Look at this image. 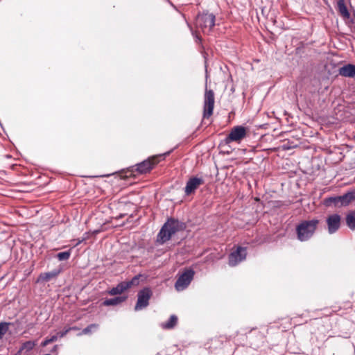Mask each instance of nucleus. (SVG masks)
Returning <instances> with one entry per match:
<instances>
[{
  "label": "nucleus",
  "instance_id": "27",
  "mask_svg": "<svg viewBox=\"0 0 355 355\" xmlns=\"http://www.w3.org/2000/svg\"><path fill=\"white\" fill-rule=\"evenodd\" d=\"M58 336L56 334V335H53L52 336H51L50 338H46L42 343V347H45L47 345H49V343H51L53 342H55L58 340Z\"/></svg>",
  "mask_w": 355,
  "mask_h": 355
},
{
  "label": "nucleus",
  "instance_id": "12",
  "mask_svg": "<svg viewBox=\"0 0 355 355\" xmlns=\"http://www.w3.org/2000/svg\"><path fill=\"white\" fill-rule=\"evenodd\" d=\"M340 216L338 214H334L327 217V223L329 234H334L338 230L340 226Z\"/></svg>",
  "mask_w": 355,
  "mask_h": 355
},
{
  "label": "nucleus",
  "instance_id": "32",
  "mask_svg": "<svg viewBox=\"0 0 355 355\" xmlns=\"http://www.w3.org/2000/svg\"><path fill=\"white\" fill-rule=\"evenodd\" d=\"M67 329H71V330H77V329H78V328L76 327H68Z\"/></svg>",
  "mask_w": 355,
  "mask_h": 355
},
{
  "label": "nucleus",
  "instance_id": "15",
  "mask_svg": "<svg viewBox=\"0 0 355 355\" xmlns=\"http://www.w3.org/2000/svg\"><path fill=\"white\" fill-rule=\"evenodd\" d=\"M340 198L343 207L349 206L355 200V189L348 190L346 193L340 196Z\"/></svg>",
  "mask_w": 355,
  "mask_h": 355
},
{
  "label": "nucleus",
  "instance_id": "9",
  "mask_svg": "<svg viewBox=\"0 0 355 355\" xmlns=\"http://www.w3.org/2000/svg\"><path fill=\"white\" fill-rule=\"evenodd\" d=\"M248 338L250 342L251 346L254 348H259L265 341L264 334L254 328L250 331L248 335Z\"/></svg>",
  "mask_w": 355,
  "mask_h": 355
},
{
  "label": "nucleus",
  "instance_id": "10",
  "mask_svg": "<svg viewBox=\"0 0 355 355\" xmlns=\"http://www.w3.org/2000/svg\"><path fill=\"white\" fill-rule=\"evenodd\" d=\"M246 136V128L242 125H238L232 129L226 137V142L240 141Z\"/></svg>",
  "mask_w": 355,
  "mask_h": 355
},
{
  "label": "nucleus",
  "instance_id": "14",
  "mask_svg": "<svg viewBox=\"0 0 355 355\" xmlns=\"http://www.w3.org/2000/svg\"><path fill=\"white\" fill-rule=\"evenodd\" d=\"M338 72L343 77L355 78V64H345L339 69Z\"/></svg>",
  "mask_w": 355,
  "mask_h": 355
},
{
  "label": "nucleus",
  "instance_id": "30",
  "mask_svg": "<svg viewBox=\"0 0 355 355\" xmlns=\"http://www.w3.org/2000/svg\"><path fill=\"white\" fill-rule=\"evenodd\" d=\"M192 34L193 35L196 37V42H200L201 41V38L197 35L195 33L192 32Z\"/></svg>",
  "mask_w": 355,
  "mask_h": 355
},
{
  "label": "nucleus",
  "instance_id": "5",
  "mask_svg": "<svg viewBox=\"0 0 355 355\" xmlns=\"http://www.w3.org/2000/svg\"><path fill=\"white\" fill-rule=\"evenodd\" d=\"M153 295V291L149 287H144L137 293V301L135 306V311H140L149 305V300Z\"/></svg>",
  "mask_w": 355,
  "mask_h": 355
},
{
  "label": "nucleus",
  "instance_id": "24",
  "mask_svg": "<svg viewBox=\"0 0 355 355\" xmlns=\"http://www.w3.org/2000/svg\"><path fill=\"white\" fill-rule=\"evenodd\" d=\"M10 322H0V340L3 338L4 335L8 332Z\"/></svg>",
  "mask_w": 355,
  "mask_h": 355
},
{
  "label": "nucleus",
  "instance_id": "2",
  "mask_svg": "<svg viewBox=\"0 0 355 355\" xmlns=\"http://www.w3.org/2000/svg\"><path fill=\"white\" fill-rule=\"evenodd\" d=\"M318 223L319 220L318 219L302 221L296 227L298 240L304 242L310 239L313 236Z\"/></svg>",
  "mask_w": 355,
  "mask_h": 355
},
{
  "label": "nucleus",
  "instance_id": "18",
  "mask_svg": "<svg viewBox=\"0 0 355 355\" xmlns=\"http://www.w3.org/2000/svg\"><path fill=\"white\" fill-rule=\"evenodd\" d=\"M126 297L118 296L114 298L106 299L103 302L102 304L106 306H116L123 302L126 300Z\"/></svg>",
  "mask_w": 355,
  "mask_h": 355
},
{
  "label": "nucleus",
  "instance_id": "28",
  "mask_svg": "<svg viewBox=\"0 0 355 355\" xmlns=\"http://www.w3.org/2000/svg\"><path fill=\"white\" fill-rule=\"evenodd\" d=\"M70 331L71 329L65 328L63 331L58 332L57 335L58 336V338H62L65 335H67Z\"/></svg>",
  "mask_w": 355,
  "mask_h": 355
},
{
  "label": "nucleus",
  "instance_id": "25",
  "mask_svg": "<svg viewBox=\"0 0 355 355\" xmlns=\"http://www.w3.org/2000/svg\"><path fill=\"white\" fill-rule=\"evenodd\" d=\"M98 327V324H91L86 327L85 329H83V331L78 334L79 336L83 335V334H89L92 332V331L97 329Z\"/></svg>",
  "mask_w": 355,
  "mask_h": 355
},
{
  "label": "nucleus",
  "instance_id": "8",
  "mask_svg": "<svg viewBox=\"0 0 355 355\" xmlns=\"http://www.w3.org/2000/svg\"><path fill=\"white\" fill-rule=\"evenodd\" d=\"M247 257V248L238 246L234 251H232L228 256V265L230 267H235Z\"/></svg>",
  "mask_w": 355,
  "mask_h": 355
},
{
  "label": "nucleus",
  "instance_id": "31",
  "mask_svg": "<svg viewBox=\"0 0 355 355\" xmlns=\"http://www.w3.org/2000/svg\"><path fill=\"white\" fill-rule=\"evenodd\" d=\"M125 214H121L120 215H119V216H117V218H122L125 216Z\"/></svg>",
  "mask_w": 355,
  "mask_h": 355
},
{
  "label": "nucleus",
  "instance_id": "7",
  "mask_svg": "<svg viewBox=\"0 0 355 355\" xmlns=\"http://www.w3.org/2000/svg\"><path fill=\"white\" fill-rule=\"evenodd\" d=\"M214 93L211 89L206 87L204 96L203 118H209L213 114L214 108Z\"/></svg>",
  "mask_w": 355,
  "mask_h": 355
},
{
  "label": "nucleus",
  "instance_id": "19",
  "mask_svg": "<svg viewBox=\"0 0 355 355\" xmlns=\"http://www.w3.org/2000/svg\"><path fill=\"white\" fill-rule=\"evenodd\" d=\"M178 317L175 315H171L169 319L161 324V327L164 329H173L178 323Z\"/></svg>",
  "mask_w": 355,
  "mask_h": 355
},
{
  "label": "nucleus",
  "instance_id": "11",
  "mask_svg": "<svg viewBox=\"0 0 355 355\" xmlns=\"http://www.w3.org/2000/svg\"><path fill=\"white\" fill-rule=\"evenodd\" d=\"M205 183V180L202 178L191 177L186 183L184 187V193L187 196L195 192V191Z\"/></svg>",
  "mask_w": 355,
  "mask_h": 355
},
{
  "label": "nucleus",
  "instance_id": "22",
  "mask_svg": "<svg viewBox=\"0 0 355 355\" xmlns=\"http://www.w3.org/2000/svg\"><path fill=\"white\" fill-rule=\"evenodd\" d=\"M35 345V343L34 341L28 340L24 343L20 347L18 354L21 353L23 351L26 352H28L31 351Z\"/></svg>",
  "mask_w": 355,
  "mask_h": 355
},
{
  "label": "nucleus",
  "instance_id": "16",
  "mask_svg": "<svg viewBox=\"0 0 355 355\" xmlns=\"http://www.w3.org/2000/svg\"><path fill=\"white\" fill-rule=\"evenodd\" d=\"M128 285H126L125 284V282L123 281V282H120L119 284H118L116 285V286L115 287H113L112 288H111L110 290L107 291V293L110 295H120L123 292L125 291L126 290H128V287H127Z\"/></svg>",
  "mask_w": 355,
  "mask_h": 355
},
{
  "label": "nucleus",
  "instance_id": "23",
  "mask_svg": "<svg viewBox=\"0 0 355 355\" xmlns=\"http://www.w3.org/2000/svg\"><path fill=\"white\" fill-rule=\"evenodd\" d=\"M142 277H143V275L139 274V275H135L130 280L125 281L126 285H128L127 286L128 288L129 289L132 286H138L139 284V282H140V278Z\"/></svg>",
  "mask_w": 355,
  "mask_h": 355
},
{
  "label": "nucleus",
  "instance_id": "13",
  "mask_svg": "<svg viewBox=\"0 0 355 355\" xmlns=\"http://www.w3.org/2000/svg\"><path fill=\"white\" fill-rule=\"evenodd\" d=\"M341 203L340 196H329L323 200V205L326 207L341 208Z\"/></svg>",
  "mask_w": 355,
  "mask_h": 355
},
{
  "label": "nucleus",
  "instance_id": "6",
  "mask_svg": "<svg viewBox=\"0 0 355 355\" xmlns=\"http://www.w3.org/2000/svg\"><path fill=\"white\" fill-rule=\"evenodd\" d=\"M215 15L213 13L204 12L199 15L196 19V25L200 27L203 32L208 29L211 31L215 26Z\"/></svg>",
  "mask_w": 355,
  "mask_h": 355
},
{
  "label": "nucleus",
  "instance_id": "33",
  "mask_svg": "<svg viewBox=\"0 0 355 355\" xmlns=\"http://www.w3.org/2000/svg\"><path fill=\"white\" fill-rule=\"evenodd\" d=\"M44 355H53L51 354H44Z\"/></svg>",
  "mask_w": 355,
  "mask_h": 355
},
{
  "label": "nucleus",
  "instance_id": "26",
  "mask_svg": "<svg viewBox=\"0 0 355 355\" xmlns=\"http://www.w3.org/2000/svg\"><path fill=\"white\" fill-rule=\"evenodd\" d=\"M70 256L71 251L68 250L58 253L56 257L58 259L59 261H67L69 259Z\"/></svg>",
  "mask_w": 355,
  "mask_h": 355
},
{
  "label": "nucleus",
  "instance_id": "29",
  "mask_svg": "<svg viewBox=\"0 0 355 355\" xmlns=\"http://www.w3.org/2000/svg\"><path fill=\"white\" fill-rule=\"evenodd\" d=\"M58 345H54V347H53V349H51V352L52 353H55V355H57V351H58Z\"/></svg>",
  "mask_w": 355,
  "mask_h": 355
},
{
  "label": "nucleus",
  "instance_id": "17",
  "mask_svg": "<svg viewBox=\"0 0 355 355\" xmlns=\"http://www.w3.org/2000/svg\"><path fill=\"white\" fill-rule=\"evenodd\" d=\"M60 272V270H53L50 272L41 273L39 276L38 280L43 282H49L51 279L55 278Z\"/></svg>",
  "mask_w": 355,
  "mask_h": 355
},
{
  "label": "nucleus",
  "instance_id": "3",
  "mask_svg": "<svg viewBox=\"0 0 355 355\" xmlns=\"http://www.w3.org/2000/svg\"><path fill=\"white\" fill-rule=\"evenodd\" d=\"M171 150L168 151L164 154L159 155L157 156H153L151 157L148 158L143 162L138 163L135 165L136 171H138L141 174L147 173L150 172L153 167L157 164L161 158L164 159L166 156L168 155L171 153Z\"/></svg>",
  "mask_w": 355,
  "mask_h": 355
},
{
  "label": "nucleus",
  "instance_id": "4",
  "mask_svg": "<svg viewBox=\"0 0 355 355\" xmlns=\"http://www.w3.org/2000/svg\"><path fill=\"white\" fill-rule=\"evenodd\" d=\"M195 271L192 268H187L179 276L175 283V288L180 291L186 289L193 279Z\"/></svg>",
  "mask_w": 355,
  "mask_h": 355
},
{
  "label": "nucleus",
  "instance_id": "1",
  "mask_svg": "<svg viewBox=\"0 0 355 355\" xmlns=\"http://www.w3.org/2000/svg\"><path fill=\"white\" fill-rule=\"evenodd\" d=\"M187 227L186 224L174 218H169L163 225L157 236V242L164 244L169 241L175 234L184 231Z\"/></svg>",
  "mask_w": 355,
  "mask_h": 355
},
{
  "label": "nucleus",
  "instance_id": "21",
  "mask_svg": "<svg viewBox=\"0 0 355 355\" xmlns=\"http://www.w3.org/2000/svg\"><path fill=\"white\" fill-rule=\"evenodd\" d=\"M337 6L338 11L342 16H343L345 18H349L350 17V14L345 5V0H338L337 2Z\"/></svg>",
  "mask_w": 355,
  "mask_h": 355
},
{
  "label": "nucleus",
  "instance_id": "20",
  "mask_svg": "<svg viewBox=\"0 0 355 355\" xmlns=\"http://www.w3.org/2000/svg\"><path fill=\"white\" fill-rule=\"evenodd\" d=\"M346 225L351 230H355V211H349L345 217Z\"/></svg>",
  "mask_w": 355,
  "mask_h": 355
}]
</instances>
